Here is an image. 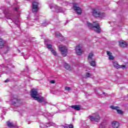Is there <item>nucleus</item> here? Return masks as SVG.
Instances as JSON below:
<instances>
[{
    "label": "nucleus",
    "mask_w": 128,
    "mask_h": 128,
    "mask_svg": "<svg viewBox=\"0 0 128 128\" xmlns=\"http://www.w3.org/2000/svg\"><path fill=\"white\" fill-rule=\"evenodd\" d=\"M87 24L90 28H92L93 30H94V32L98 34H100V32H102V30L100 29V24L98 23V22H94V24L88 22Z\"/></svg>",
    "instance_id": "f257e3e1"
},
{
    "label": "nucleus",
    "mask_w": 128,
    "mask_h": 128,
    "mask_svg": "<svg viewBox=\"0 0 128 128\" xmlns=\"http://www.w3.org/2000/svg\"><path fill=\"white\" fill-rule=\"evenodd\" d=\"M92 14L94 18H104L106 16L104 12H100L98 9H92Z\"/></svg>",
    "instance_id": "f03ea898"
},
{
    "label": "nucleus",
    "mask_w": 128,
    "mask_h": 128,
    "mask_svg": "<svg viewBox=\"0 0 128 128\" xmlns=\"http://www.w3.org/2000/svg\"><path fill=\"white\" fill-rule=\"evenodd\" d=\"M58 48L61 52L62 56H66L68 54V48L66 46L62 45H60L58 46Z\"/></svg>",
    "instance_id": "7ed1b4c3"
},
{
    "label": "nucleus",
    "mask_w": 128,
    "mask_h": 128,
    "mask_svg": "<svg viewBox=\"0 0 128 128\" xmlns=\"http://www.w3.org/2000/svg\"><path fill=\"white\" fill-rule=\"evenodd\" d=\"M73 8L77 12L78 14H82V8L78 7V5L76 3L73 4Z\"/></svg>",
    "instance_id": "20e7f679"
},
{
    "label": "nucleus",
    "mask_w": 128,
    "mask_h": 128,
    "mask_svg": "<svg viewBox=\"0 0 128 128\" xmlns=\"http://www.w3.org/2000/svg\"><path fill=\"white\" fill-rule=\"evenodd\" d=\"M32 12H36L38 10V2H34L32 4Z\"/></svg>",
    "instance_id": "39448f33"
},
{
    "label": "nucleus",
    "mask_w": 128,
    "mask_h": 128,
    "mask_svg": "<svg viewBox=\"0 0 128 128\" xmlns=\"http://www.w3.org/2000/svg\"><path fill=\"white\" fill-rule=\"evenodd\" d=\"M30 94L32 98H33L34 99L39 96L36 89H32Z\"/></svg>",
    "instance_id": "423d86ee"
},
{
    "label": "nucleus",
    "mask_w": 128,
    "mask_h": 128,
    "mask_svg": "<svg viewBox=\"0 0 128 128\" xmlns=\"http://www.w3.org/2000/svg\"><path fill=\"white\" fill-rule=\"evenodd\" d=\"M76 54H78V56H82V52H84L82 50V48L80 46H76Z\"/></svg>",
    "instance_id": "0eeeda50"
},
{
    "label": "nucleus",
    "mask_w": 128,
    "mask_h": 128,
    "mask_svg": "<svg viewBox=\"0 0 128 128\" xmlns=\"http://www.w3.org/2000/svg\"><path fill=\"white\" fill-rule=\"evenodd\" d=\"M90 120L92 122H100V116L98 114H96L95 116H90Z\"/></svg>",
    "instance_id": "6e6552de"
},
{
    "label": "nucleus",
    "mask_w": 128,
    "mask_h": 128,
    "mask_svg": "<svg viewBox=\"0 0 128 128\" xmlns=\"http://www.w3.org/2000/svg\"><path fill=\"white\" fill-rule=\"evenodd\" d=\"M50 8H54L55 12H62V8L60 7H58L57 6H50Z\"/></svg>",
    "instance_id": "1a4fd4ad"
},
{
    "label": "nucleus",
    "mask_w": 128,
    "mask_h": 128,
    "mask_svg": "<svg viewBox=\"0 0 128 128\" xmlns=\"http://www.w3.org/2000/svg\"><path fill=\"white\" fill-rule=\"evenodd\" d=\"M113 66L114 68H126V66L124 65H122V66H120L116 62H113Z\"/></svg>",
    "instance_id": "9d476101"
},
{
    "label": "nucleus",
    "mask_w": 128,
    "mask_h": 128,
    "mask_svg": "<svg viewBox=\"0 0 128 128\" xmlns=\"http://www.w3.org/2000/svg\"><path fill=\"white\" fill-rule=\"evenodd\" d=\"M110 108H112V110H117V112L119 114H124V112H122V110H118V106H111Z\"/></svg>",
    "instance_id": "9b49d317"
},
{
    "label": "nucleus",
    "mask_w": 128,
    "mask_h": 128,
    "mask_svg": "<svg viewBox=\"0 0 128 128\" xmlns=\"http://www.w3.org/2000/svg\"><path fill=\"white\" fill-rule=\"evenodd\" d=\"M35 100H38L40 102H44V97H40L38 95V96L36 97L34 99Z\"/></svg>",
    "instance_id": "f8f14e48"
},
{
    "label": "nucleus",
    "mask_w": 128,
    "mask_h": 128,
    "mask_svg": "<svg viewBox=\"0 0 128 128\" xmlns=\"http://www.w3.org/2000/svg\"><path fill=\"white\" fill-rule=\"evenodd\" d=\"M70 108L74 110H80V105H74L71 106Z\"/></svg>",
    "instance_id": "ddd939ff"
},
{
    "label": "nucleus",
    "mask_w": 128,
    "mask_h": 128,
    "mask_svg": "<svg viewBox=\"0 0 128 128\" xmlns=\"http://www.w3.org/2000/svg\"><path fill=\"white\" fill-rule=\"evenodd\" d=\"M119 44L121 48H126V46H128L126 42L124 41H120Z\"/></svg>",
    "instance_id": "4468645a"
},
{
    "label": "nucleus",
    "mask_w": 128,
    "mask_h": 128,
    "mask_svg": "<svg viewBox=\"0 0 128 128\" xmlns=\"http://www.w3.org/2000/svg\"><path fill=\"white\" fill-rule=\"evenodd\" d=\"M88 62L91 66L94 67L96 66V60H88Z\"/></svg>",
    "instance_id": "2eb2a0df"
},
{
    "label": "nucleus",
    "mask_w": 128,
    "mask_h": 128,
    "mask_svg": "<svg viewBox=\"0 0 128 128\" xmlns=\"http://www.w3.org/2000/svg\"><path fill=\"white\" fill-rule=\"evenodd\" d=\"M112 126L114 128H118V126H120V123L117 122H114L112 123Z\"/></svg>",
    "instance_id": "dca6fc26"
},
{
    "label": "nucleus",
    "mask_w": 128,
    "mask_h": 128,
    "mask_svg": "<svg viewBox=\"0 0 128 128\" xmlns=\"http://www.w3.org/2000/svg\"><path fill=\"white\" fill-rule=\"evenodd\" d=\"M64 67L65 68H66V70H72V67H70V65L66 63L64 64Z\"/></svg>",
    "instance_id": "f3484780"
},
{
    "label": "nucleus",
    "mask_w": 128,
    "mask_h": 128,
    "mask_svg": "<svg viewBox=\"0 0 128 128\" xmlns=\"http://www.w3.org/2000/svg\"><path fill=\"white\" fill-rule=\"evenodd\" d=\"M4 46V40L0 38V48H2Z\"/></svg>",
    "instance_id": "a211bd4d"
},
{
    "label": "nucleus",
    "mask_w": 128,
    "mask_h": 128,
    "mask_svg": "<svg viewBox=\"0 0 128 128\" xmlns=\"http://www.w3.org/2000/svg\"><path fill=\"white\" fill-rule=\"evenodd\" d=\"M20 100H18V98H14V99L12 100V102H13V104H20Z\"/></svg>",
    "instance_id": "6ab92c4d"
},
{
    "label": "nucleus",
    "mask_w": 128,
    "mask_h": 128,
    "mask_svg": "<svg viewBox=\"0 0 128 128\" xmlns=\"http://www.w3.org/2000/svg\"><path fill=\"white\" fill-rule=\"evenodd\" d=\"M100 128H106V123L103 122L100 126Z\"/></svg>",
    "instance_id": "aec40b11"
},
{
    "label": "nucleus",
    "mask_w": 128,
    "mask_h": 128,
    "mask_svg": "<svg viewBox=\"0 0 128 128\" xmlns=\"http://www.w3.org/2000/svg\"><path fill=\"white\" fill-rule=\"evenodd\" d=\"M92 56H94V53H90L88 56V60H92Z\"/></svg>",
    "instance_id": "412c9836"
},
{
    "label": "nucleus",
    "mask_w": 128,
    "mask_h": 128,
    "mask_svg": "<svg viewBox=\"0 0 128 128\" xmlns=\"http://www.w3.org/2000/svg\"><path fill=\"white\" fill-rule=\"evenodd\" d=\"M7 125L8 126V128H14V124L10 122V121L7 122Z\"/></svg>",
    "instance_id": "4be33fe9"
},
{
    "label": "nucleus",
    "mask_w": 128,
    "mask_h": 128,
    "mask_svg": "<svg viewBox=\"0 0 128 128\" xmlns=\"http://www.w3.org/2000/svg\"><path fill=\"white\" fill-rule=\"evenodd\" d=\"M52 126V123L50 122L48 124H46L45 125H44V128H48L49 126Z\"/></svg>",
    "instance_id": "5701e85b"
},
{
    "label": "nucleus",
    "mask_w": 128,
    "mask_h": 128,
    "mask_svg": "<svg viewBox=\"0 0 128 128\" xmlns=\"http://www.w3.org/2000/svg\"><path fill=\"white\" fill-rule=\"evenodd\" d=\"M46 46L47 48H48V50H52V44H46Z\"/></svg>",
    "instance_id": "b1692460"
},
{
    "label": "nucleus",
    "mask_w": 128,
    "mask_h": 128,
    "mask_svg": "<svg viewBox=\"0 0 128 128\" xmlns=\"http://www.w3.org/2000/svg\"><path fill=\"white\" fill-rule=\"evenodd\" d=\"M86 78H91V76H92V74L90 72H86Z\"/></svg>",
    "instance_id": "393cba45"
},
{
    "label": "nucleus",
    "mask_w": 128,
    "mask_h": 128,
    "mask_svg": "<svg viewBox=\"0 0 128 128\" xmlns=\"http://www.w3.org/2000/svg\"><path fill=\"white\" fill-rule=\"evenodd\" d=\"M55 36L58 38V36H62V34L60 32H56Z\"/></svg>",
    "instance_id": "a878e982"
},
{
    "label": "nucleus",
    "mask_w": 128,
    "mask_h": 128,
    "mask_svg": "<svg viewBox=\"0 0 128 128\" xmlns=\"http://www.w3.org/2000/svg\"><path fill=\"white\" fill-rule=\"evenodd\" d=\"M64 128H74V126L72 125H67L66 126H65Z\"/></svg>",
    "instance_id": "bb28decb"
},
{
    "label": "nucleus",
    "mask_w": 128,
    "mask_h": 128,
    "mask_svg": "<svg viewBox=\"0 0 128 128\" xmlns=\"http://www.w3.org/2000/svg\"><path fill=\"white\" fill-rule=\"evenodd\" d=\"M109 60H114V56H112V55H110L109 56Z\"/></svg>",
    "instance_id": "cd10ccee"
},
{
    "label": "nucleus",
    "mask_w": 128,
    "mask_h": 128,
    "mask_svg": "<svg viewBox=\"0 0 128 128\" xmlns=\"http://www.w3.org/2000/svg\"><path fill=\"white\" fill-rule=\"evenodd\" d=\"M65 90H72V88L68 86L65 87Z\"/></svg>",
    "instance_id": "c85d7f7f"
},
{
    "label": "nucleus",
    "mask_w": 128,
    "mask_h": 128,
    "mask_svg": "<svg viewBox=\"0 0 128 128\" xmlns=\"http://www.w3.org/2000/svg\"><path fill=\"white\" fill-rule=\"evenodd\" d=\"M52 54H54V56H56V52L54 50H51Z\"/></svg>",
    "instance_id": "c756f323"
},
{
    "label": "nucleus",
    "mask_w": 128,
    "mask_h": 128,
    "mask_svg": "<svg viewBox=\"0 0 128 128\" xmlns=\"http://www.w3.org/2000/svg\"><path fill=\"white\" fill-rule=\"evenodd\" d=\"M24 58L25 60H28V58H30V56H28V55H24Z\"/></svg>",
    "instance_id": "7c9ffc66"
},
{
    "label": "nucleus",
    "mask_w": 128,
    "mask_h": 128,
    "mask_svg": "<svg viewBox=\"0 0 128 128\" xmlns=\"http://www.w3.org/2000/svg\"><path fill=\"white\" fill-rule=\"evenodd\" d=\"M44 116H50V114L49 112H48L47 114L44 113Z\"/></svg>",
    "instance_id": "2f4dec72"
},
{
    "label": "nucleus",
    "mask_w": 128,
    "mask_h": 128,
    "mask_svg": "<svg viewBox=\"0 0 128 128\" xmlns=\"http://www.w3.org/2000/svg\"><path fill=\"white\" fill-rule=\"evenodd\" d=\"M107 54L108 56H112V52H110V51H107Z\"/></svg>",
    "instance_id": "473e14b6"
},
{
    "label": "nucleus",
    "mask_w": 128,
    "mask_h": 128,
    "mask_svg": "<svg viewBox=\"0 0 128 128\" xmlns=\"http://www.w3.org/2000/svg\"><path fill=\"white\" fill-rule=\"evenodd\" d=\"M50 82L51 84H56V81H54V80H52L50 81Z\"/></svg>",
    "instance_id": "72a5a7b5"
},
{
    "label": "nucleus",
    "mask_w": 128,
    "mask_h": 128,
    "mask_svg": "<svg viewBox=\"0 0 128 128\" xmlns=\"http://www.w3.org/2000/svg\"><path fill=\"white\" fill-rule=\"evenodd\" d=\"M14 10H16V12H18V8H15Z\"/></svg>",
    "instance_id": "f704fd0d"
},
{
    "label": "nucleus",
    "mask_w": 128,
    "mask_h": 128,
    "mask_svg": "<svg viewBox=\"0 0 128 128\" xmlns=\"http://www.w3.org/2000/svg\"><path fill=\"white\" fill-rule=\"evenodd\" d=\"M8 82V80L7 79L4 81V82Z\"/></svg>",
    "instance_id": "c9c22d12"
},
{
    "label": "nucleus",
    "mask_w": 128,
    "mask_h": 128,
    "mask_svg": "<svg viewBox=\"0 0 128 128\" xmlns=\"http://www.w3.org/2000/svg\"><path fill=\"white\" fill-rule=\"evenodd\" d=\"M106 92H103V94H106Z\"/></svg>",
    "instance_id": "e433bc0d"
},
{
    "label": "nucleus",
    "mask_w": 128,
    "mask_h": 128,
    "mask_svg": "<svg viewBox=\"0 0 128 128\" xmlns=\"http://www.w3.org/2000/svg\"><path fill=\"white\" fill-rule=\"evenodd\" d=\"M46 42H48V40H47Z\"/></svg>",
    "instance_id": "4c0bfd02"
}]
</instances>
